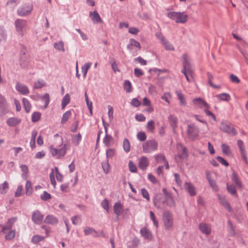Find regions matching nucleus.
I'll return each mask as SVG.
<instances>
[{"instance_id": "obj_1", "label": "nucleus", "mask_w": 248, "mask_h": 248, "mask_svg": "<svg viewBox=\"0 0 248 248\" xmlns=\"http://www.w3.org/2000/svg\"><path fill=\"white\" fill-rule=\"evenodd\" d=\"M69 148L70 145L69 144L62 143L59 148L55 147L54 145H51L49 147V149L52 156L57 159H61L65 156L67 150H68Z\"/></svg>"}, {"instance_id": "obj_2", "label": "nucleus", "mask_w": 248, "mask_h": 248, "mask_svg": "<svg viewBox=\"0 0 248 248\" xmlns=\"http://www.w3.org/2000/svg\"><path fill=\"white\" fill-rule=\"evenodd\" d=\"M163 226L166 231H172L174 226V218L172 213L165 211L163 213L162 217Z\"/></svg>"}, {"instance_id": "obj_3", "label": "nucleus", "mask_w": 248, "mask_h": 248, "mask_svg": "<svg viewBox=\"0 0 248 248\" xmlns=\"http://www.w3.org/2000/svg\"><path fill=\"white\" fill-rule=\"evenodd\" d=\"M183 60V68L182 72L185 75L188 82H190L193 78V71L190 67L189 60L187 56L184 54L182 56Z\"/></svg>"}, {"instance_id": "obj_4", "label": "nucleus", "mask_w": 248, "mask_h": 248, "mask_svg": "<svg viewBox=\"0 0 248 248\" xmlns=\"http://www.w3.org/2000/svg\"><path fill=\"white\" fill-rule=\"evenodd\" d=\"M192 102L194 105L201 108H204L205 114L210 116L214 121H217L215 115L209 110L210 108L209 105L202 98L200 97L195 98Z\"/></svg>"}, {"instance_id": "obj_5", "label": "nucleus", "mask_w": 248, "mask_h": 248, "mask_svg": "<svg viewBox=\"0 0 248 248\" xmlns=\"http://www.w3.org/2000/svg\"><path fill=\"white\" fill-rule=\"evenodd\" d=\"M168 17L174 20L176 23H184L188 18V16L185 12H171L168 14Z\"/></svg>"}, {"instance_id": "obj_6", "label": "nucleus", "mask_w": 248, "mask_h": 248, "mask_svg": "<svg viewBox=\"0 0 248 248\" xmlns=\"http://www.w3.org/2000/svg\"><path fill=\"white\" fill-rule=\"evenodd\" d=\"M220 129L228 134L235 136L237 134V130L230 122L228 121H222L219 126Z\"/></svg>"}, {"instance_id": "obj_7", "label": "nucleus", "mask_w": 248, "mask_h": 248, "mask_svg": "<svg viewBox=\"0 0 248 248\" xmlns=\"http://www.w3.org/2000/svg\"><path fill=\"white\" fill-rule=\"evenodd\" d=\"M143 151L145 153H150L157 150L158 143L154 140H147L142 145Z\"/></svg>"}, {"instance_id": "obj_8", "label": "nucleus", "mask_w": 248, "mask_h": 248, "mask_svg": "<svg viewBox=\"0 0 248 248\" xmlns=\"http://www.w3.org/2000/svg\"><path fill=\"white\" fill-rule=\"evenodd\" d=\"M186 132L188 139L192 140H196L199 135L198 128L193 124L187 125Z\"/></svg>"}, {"instance_id": "obj_9", "label": "nucleus", "mask_w": 248, "mask_h": 248, "mask_svg": "<svg viewBox=\"0 0 248 248\" xmlns=\"http://www.w3.org/2000/svg\"><path fill=\"white\" fill-rule=\"evenodd\" d=\"M54 174H56V178L58 181L62 182L63 180V176L59 172L58 167H55L54 169H51V172L49 174V177L51 184L53 185L54 187H55L56 185V182L54 178Z\"/></svg>"}, {"instance_id": "obj_10", "label": "nucleus", "mask_w": 248, "mask_h": 248, "mask_svg": "<svg viewBox=\"0 0 248 248\" xmlns=\"http://www.w3.org/2000/svg\"><path fill=\"white\" fill-rule=\"evenodd\" d=\"M8 111V104L4 96L0 94V116H4Z\"/></svg>"}, {"instance_id": "obj_11", "label": "nucleus", "mask_w": 248, "mask_h": 248, "mask_svg": "<svg viewBox=\"0 0 248 248\" xmlns=\"http://www.w3.org/2000/svg\"><path fill=\"white\" fill-rule=\"evenodd\" d=\"M156 36L164 45V46L166 50L171 51L174 50V47L173 45L168 41L161 33H157Z\"/></svg>"}, {"instance_id": "obj_12", "label": "nucleus", "mask_w": 248, "mask_h": 248, "mask_svg": "<svg viewBox=\"0 0 248 248\" xmlns=\"http://www.w3.org/2000/svg\"><path fill=\"white\" fill-rule=\"evenodd\" d=\"M178 149V155L176 156L175 159L178 160L179 158L180 159H184L187 157V153L186 149L185 147H184L181 144H178L177 146Z\"/></svg>"}, {"instance_id": "obj_13", "label": "nucleus", "mask_w": 248, "mask_h": 248, "mask_svg": "<svg viewBox=\"0 0 248 248\" xmlns=\"http://www.w3.org/2000/svg\"><path fill=\"white\" fill-rule=\"evenodd\" d=\"M32 5L31 4L23 5L18 10V15L24 16L29 15L32 10Z\"/></svg>"}, {"instance_id": "obj_14", "label": "nucleus", "mask_w": 248, "mask_h": 248, "mask_svg": "<svg viewBox=\"0 0 248 248\" xmlns=\"http://www.w3.org/2000/svg\"><path fill=\"white\" fill-rule=\"evenodd\" d=\"M149 165V161L147 157L142 156L139 159L138 167L140 170H147Z\"/></svg>"}, {"instance_id": "obj_15", "label": "nucleus", "mask_w": 248, "mask_h": 248, "mask_svg": "<svg viewBox=\"0 0 248 248\" xmlns=\"http://www.w3.org/2000/svg\"><path fill=\"white\" fill-rule=\"evenodd\" d=\"M30 57L28 54L26 53V50L25 48H22L20 53L21 65L23 67L27 65L29 62Z\"/></svg>"}, {"instance_id": "obj_16", "label": "nucleus", "mask_w": 248, "mask_h": 248, "mask_svg": "<svg viewBox=\"0 0 248 248\" xmlns=\"http://www.w3.org/2000/svg\"><path fill=\"white\" fill-rule=\"evenodd\" d=\"M199 228L202 233L206 235H209L211 233V227L209 224L202 222L199 224Z\"/></svg>"}, {"instance_id": "obj_17", "label": "nucleus", "mask_w": 248, "mask_h": 248, "mask_svg": "<svg viewBox=\"0 0 248 248\" xmlns=\"http://www.w3.org/2000/svg\"><path fill=\"white\" fill-rule=\"evenodd\" d=\"M16 222V218L14 217H11L9 219L5 225H4L2 229V232L6 234L9 230H12V227Z\"/></svg>"}, {"instance_id": "obj_18", "label": "nucleus", "mask_w": 248, "mask_h": 248, "mask_svg": "<svg viewBox=\"0 0 248 248\" xmlns=\"http://www.w3.org/2000/svg\"><path fill=\"white\" fill-rule=\"evenodd\" d=\"M89 16L94 24L102 23L103 22L99 14L96 11L90 12Z\"/></svg>"}, {"instance_id": "obj_19", "label": "nucleus", "mask_w": 248, "mask_h": 248, "mask_svg": "<svg viewBox=\"0 0 248 248\" xmlns=\"http://www.w3.org/2000/svg\"><path fill=\"white\" fill-rule=\"evenodd\" d=\"M185 189L191 196H194L196 195V190L194 186L191 183L186 182L184 185Z\"/></svg>"}, {"instance_id": "obj_20", "label": "nucleus", "mask_w": 248, "mask_h": 248, "mask_svg": "<svg viewBox=\"0 0 248 248\" xmlns=\"http://www.w3.org/2000/svg\"><path fill=\"white\" fill-rule=\"evenodd\" d=\"M26 22L23 20H16V31L22 34V33L26 29Z\"/></svg>"}, {"instance_id": "obj_21", "label": "nucleus", "mask_w": 248, "mask_h": 248, "mask_svg": "<svg viewBox=\"0 0 248 248\" xmlns=\"http://www.w3.org/2000/svg\"><path fill=\"white\" fill-rule=\"evenodd\" d=\"M164 204L166 203V205L170 207H174L175 205V201L171 193H167L165 198V200L163 202Z\"/></svg>"}, {"instance_id": "obj_22", "label": "nucleus", "mask_w": 248, "mask_h": 248, "mask_svg": "<svg viewBox=\"0 0 248 248\" xmlns=\"http://www.w3.org/2000/svg\"><path fill=\"white\" fill-rule=\"evenodd\" d=\"M43 219V216L38 211H34L32 216L33 221L36 224H40Z\"/></svg>"}, {"instance_id": "obj_23", "label": "nucleus", "mask_w": 248, "mask_h": 248, "mask_svg": "<svg viewBox=\"0 0 248 248\" xmlns=\"http://www.w3.org/2000/svg\"><path fill=\"white\" fill-rule=\"evenodd\" d=\"M140 234L145 239L148 240H151L153 237L152 232L146 227L141 229L140 231Z\"/></svg>"}, {"instance_id": "obj_24", "label": "nucleus", "mask_w": 248, "mask_h": 248, "mask_svg": "<svg viewBox=\"0 0 248 248\" xmlns=\"http://www.w3.org/2000/svg\"><path fill=\"white\" fill-rule=\"evenodd\" d=\"M154 157L157 163H163L166 169H168L169 168L168 162L166 160L164 155L162 154H158L155 155Z\"/></svg>"}, {"instance_id": "obj_25", "label": "nucleus", "mask_w": 248, "mask_h": 248, "mask_svg": "<svg viewBox=\"0 0 248 248\" xmlns=\"http://www.w3.org/2000/svg\"><path fill=\"white\" fill-rule=\"evenodd\" d=\"M16 90L23 95H27L29 93L28 88L21 84H17L16 85Z\"/></svg>"}, {"instance_id": "obj_26", "label": "nucleus", "mask_w": 248, "mask_h": 248, "mask_svg": "<svg viewBox=\"0 0 248 248\" xmlns=\"http://www.w3.org/2000/svg\"><path fill=\"white\" fill-rule=\"evenodd\" d=\"M44 222L46 223L56 225L58 222V219L56 217L52 215H48L45 218Z\"/></svg>"}, {"instance_id": "obj_27", "label": "nucleus", "mask_w": 248, "mask_h": 248, "mask_svg": "<svg viewBox=\"0 0 248 248\" xmlns=\"http://www.w3.org/2000/svg\"><path fill=\"white\" fill-rule=\"evenodd\" d=\"M175 93L180 101V106H185L186 105V101L185 95L180 91H176Z\"/></svg>"}, {"instance_id": "obj_28", "label": "nucleus", "mask_w": 248, "mask_h": 248, "mask_svg": "<svg viewBox=\"0 0 248 248\" xmlns=\"http://www.w3.org/2000/svg\"><path fill=\"white\" fill-rule=\"evenodd\" d=\"M114 213L119 216L122 213L123 210V205L120 202H116L113 207Z\"/></svg>"}, {"instance_id": "obj_29", "label": "nucleus", "mask_w": 248, "mask_h": 248, "mask_svg": "<svg viewBox=\"0 0 248 248\" xmlns=\"http://www.w3.org/2000/svg\"><path fill=\"white\" fill-rule=\"evenodd\" d=\"M215 97L219 101H228L231 99L230 95L227 93L217 94Z\"/></svg>"}, {"instance_id": "obj_30", "label": "nucleus", "mask_w": 248, "mask_h": 248, "mask_svg": "<svg viewBox=\"0 0 248 248\" xmlns=\"http://www.w3.org/2000/svg\"><path fill=\"white\" fill-rule=\"evenodd\" d=\"M146 129L148 132L153 133L155 129V123L153 120H150L147 123Z\"/></svg>"}, {"instance_id": "obj_31", "label": "nucleus", "mask_w": 248, "mask_h": 248, "mask_svg": "<svg viewBox=\"0 0 248 248\" xmlns=\"http://www.w3.org/2000/svg\"><path fill=\"white\" fill-rule=\"evenodd\" d=\"M22 104L26 112L28 113L30 111L31 108V105L29 101L26 98H23Z\"/></svg>"}, {"instance_id": "obj_32", "label": "nucleus", "mask_w": 248, "mask_h": 248, "mask_svg": "<svg viewBox=\"0 0 248 248\" xmlns=\"http://www.w3.org/2000/svg\"><path fill=\"white\" fill-rule=\"evenodd\" d=\"M20 169L22 171V176L24 179H26L28 177L29 170L28 167L25 165L20 166Z\"/></svg>"}, {"instance_id": "obj_33", "label": "nucleus", "mask_w": 248, "mask_h": 248, "mask_svg": "<svg viewBox=\"0 0 248 248\" xmlns=\"http://www.w3.org/2000/svg\"><path fill=\"white\" fill-rule=\"evenodd\" d=\"M169 122L170 126L174 129L177 127V119L176 117L170 115L169 117Z\"/></svg>"}, {"instance_id": "obj_34", "label": "nucleus", "mask_w": 248, "mask_h": 248, "mask_svg": "<svg viewBox=\"0 0 248 248\" xmlns=\"http://www.w3.org/2000/svg\"><path fill=\"white\" fill-rule=\"evenodd\" d=\"M41 100L44 103V108H46L50 102V97L49 94L47 93L45 94L41 97Z\"/></svg>"}, {"instance_id": "obj_35", "label": "nucleus", "mask_w": 248, "mask_h": 248, "mask_svg": "<svg viewBox=\"0 0 248 248\" xmlns=\"http://www.w3.org/2000/svg\"><path fill=\"white\" fill-rule=\"evenodd\" d=\"M218 199L222 205L224 206L225 208H226L229 211H231V206L229 203L226 200V199L224 197H221L220 196H218Z\"/></svg>"}, {"instance_id": "obj_36", "label": "nucleus", "mask_w": 248, "mask_h": 248, "mask_svg": "<svg viewBox=\"0 0 248 248\" xmlns=\"http://www.w3.org/2000/svg\"><path fill=\"white\" fill-rule=\"evenodd\" d=\"M91 65L92 63L91 62H87L81 67V71L83 73V76L84 78H86L87 72L91 66Z\"/></svg>"}, {"instance_id": "obj_37", "label": "nucleus", "mask_w": 248, "mask_h": 248, "mask_svg": "<svg viewBox=\"0 0 248 248\" xmlns=\"http://www.w3.org/2000/svg\"><path fill=\"white\" fill-rule=\"evenodd\" d=\"M7 38V34L5 30L3 27H0V42H5Z\"/></svg>"}, {"instance_id": "obj_38", "label": "nucleus", "mask_w": 248, "mask_h": 248, "mask_svg": "<svg viewBox=\"0 0 248 248\" xmlns=\"http://www.w3.org/2000/svg\"><path fill=\"white\" fill-rule=\"evenodd\" d=\"M9 188V185L7 182L5 181L3 184L0 185V193L5 194Z\"/></svg>"}, {"instance_id": "obj_39", "label": "nucleus", "mask_w": 248, "mask_h": 248, "mask_svg": "<svg viewBox=\"0 0 248 248\" xmlns=\"http://www.w3.org/2000/svg\"><path fill=\"white\" fill-rule=\"evenodd\" d=\"M207 178L213 189L217 191L218 190V188L216 183L211 179L210 174L208 173H207Z\"/></svg>"}, {"instance_id": "obj_40", "label": "nucleus", "mask_w": 248, "mask_h": 248, "mask_svg": "<svg viewBox=\"0 0 248 248\" xmlns=\"http://www.w3.org/2000/svg\"><path fill=\"white\" fill-rule=\"evenodd\" d=\"M222 151L223 154L229 155L231 154L230 147L225 143H222L221 145Z\"/></svg>"}, {"instance_id": "obj_41", "label": "nucleus", "mask_w": 248, "mask_h": 248, "mask_svg": "<svg viewBox=\"0 0 248 248\" xmlns=\"http://www.w3.org/2000/svg\"><path fill=\"white\" fill-rule=\"evenodd\" d=\"M54 47L59 51L63 52L65 50L64 48V43L62 41L55 43L54 44Z\"/></svg>"}, {"instance_id": "obj_42", "label": "nucleus", "mask_w": 248, "mask_h": 248, "mask_svg": "<svg viewBox=\"0 0 248 248\" xmlns=\"http://www.w3.org/2000/svg\"><path fill=\"white\" fill-rule=\"evenodd\" d=\"M70 97L68 93L66 94L62 100V108L63 109L70 102Z\"/></svg>"}, {"instance_id": "obj_43", "label": "nucleus", "mask_w": 248, "mask_h": 248, "mask_svg": "<svg viewBox=\"0 0 248 248\" xmlns=\"http://www.w3.org/2000/svg\"><path fill=\"white\" fill-rule=\"evenodd\" d=\"M154 204L158 209L163 208L164 207L163 202L161 203L160 201V198L159 197H155L154 199Z\"/></svg>"}, {"instance_id": "obj_44", "label": "nucleus", "mask_w": 248, "mask_h": 248, "mask_svg": "<svg viewBox=\"0 0 248 248\" xmlns=\"http://www.w3.org/2000/svg\"><path fill=\"white\" fill-rule=\"evenodd\" d=\"M124 90L127 93H130L132 91V87L130 82L128 80H125L124 82Z\"/></svg>"}, {"instance_id": "obj_45", "label": "nucleus", "mask_w": 248, "mask_h": 248, "mask_svg": "<svg viewBox=\"0 0 248 248\" xmlns=\"http://www.w3.org/2000/svg\"><path fill=\"white\" fill-rule=\"evenodd\" d=\"M123 149L124 151L127 153L130 150V142L127 139H124L123 141Z\"/></svg>"}, {"instance_id": "obj_46", "label": "nucleus", "mask_w": 248, "mask_h": 248, "mask_svg": "<svg viewBox=\"0 0 248 248\" xmlns=\"http://www.w3.org/2000/svg\"><path fill=\"white\" fill-rule=\"evenodd\" d=\"M71 115V112L70 111L68 110L66 111L62 115L61 123L62 124H65L67 122L69 118Z\"/></svg>"}, {"instance_id": "obj_47", "label": "nucleus", "mask_w": 248, "mask_h": 248, "mask_svg": "<svg viewBox=\"0 0 248 248\" xmlns=\"http://www.w3.org/2000/svg\"><path fill=\"white\" fill-rule=\"evenodd\" d=\"M102 168L103 169L104 172L106 174H108L109 173L110 170V165L108 163V160H107L105 162H104L102 164Z\"/></svg>"}, {"instance_id": "obj_48", "label": "nucleus", "mask_w": 248, "mask_h": 248, "mask_svg": "<svg viewBox=\"0 0 248 248\" xmlns=\"http://www.w3.org/2000/svg\"><path fill=\"white\" fill-rule=\"evenodd\" d=\"M161 98L165 100L168 104H170V99L171 98V95L170 93L166 92L163 94Z\"/></svg>"}, {"instance_id": "obj_49", "label": "nucleus", "mask_w": 248, "mask_h": 248, "mask_svg": "<svg viewBox=\"0 0 248 248\" xmlns=\"http://www.w3.org/2000/svg\"><path fill=\"white\" fill-rule=\"evenodd\" d=\"M84 234L87 235L91 234H94V236H96V232L92 228L85 227L84 229Z\"/></svg>"}, {"instance_id": "obj_50", "label": "nucleus", "mask_w": 248, "mask_h": 248, "mask_svg": "<svg viewBox=\"0 0 248 248\" xmlns=\"http://www.w3.org/2000/svg\"><path fill=\"white\" fill-rule=\"evenodd\" d=\"M15 236V230H9L8 232L6 233L5 236V239L7 240H10L14 238Z\"/></svg>"}, {"instance_id": "obj_51", "label": "nucleus", "mask_w": 248, "mask_h": 248, "mask_svg": "<svg viewBox=\"0 0 248 248\" xmlns=\"http://www.w3.org/2000/svg\"><path fill=\"white\" fill-rule=\"evenodd\" d=\"M149 213L150 218L153 222L154 225L156 227V228H158L159 226V223L158 220L156 218L155 215L154 214L153 211H150Z\"/></svg>"}, {"instance_id": "obj_52", "label": "nucleus", "mask_w": 248, "mask_h": 248, "mask_svg": "<svg viewBox=\"0 0 248 248\" xmlns=\"http://www.w3.org/2000/svg\"><path fill=\"white\" fill-rule=\"evenodd\" d=\"M232 179L233 182L235 184L236 186H237L239 187H241V183L240 181V180H239V179L238 178L237 175L235 173H233L232 174Z\"/></svg>"}, {"instance_id": "obj_53", "label": "nucleus", "mask_w": 248, "mask_h": 248, "mask_svg": "<svg viewBox=\"0 0 248 248\" xmlns=\"http://www.w3.org/2000/svg\"><path fill=\"white\" fill-rule=\"evenodd\" d=\"M45 85V82L43 80H38L34 83V87L35 89L41 88Z\"/></svg>"}, {"instance_id": "obj_54", "label": "nucleus", "mask_w": 248, "mask_h": 248, "mask_svg": "<svg viewBox=\"0 0 248 248\" xmlns=\"http://www.w3.org/2000/svg\"><path fill=\"white\" fill-rule=\"evenodd\" d=\"M32 192L31 183L30 181H27L26 185V193L27 195H30Z\"/></svg>"}, {"instance_id": "obj_55", "label": "nucleus", "mask_w": 248, "mask_h": 248, "mask_svg": "<svg viewBox=\"0 0 248 248\" xmlns=\"http://www.w3.org/2000/svg\"><path fill=\"white\" fill-rule=\"evenodd\" d=\"M116 150L114 149H108L106 151V156L107 158H111L114 156Z\"/></svg>"}, {"instance_id": "obj_56", "label": "nucleus", "mask_w": 248, "mask_h": 248, "mask_svg": "<svg viewBox=\"0 0 248 248\" xmlns=\"http://www.w3.org/2000/svg\"><path fill=\"white\" fill-rule=\"evenodd\" d=\"M128 167L130 172L135 173L137 171V167L133 161H129Z\"/></svg>"}, {"instance_id": "obj_57", "label": "nucleus", "mask_w": 248, "mask_h": 248, "mask_svg": "<svg viewBox=\"0 0 248 248\" xmlns=\"http://www.w3.org/2000/svg\"><path fill=\"white\" fill-rule=\"evenodd\" d=\"M81 140V135L78 134V135L74 136L72 139L73 143L76 146L78 145Z\"/></svg>"}, {"instance_id": "obj_58", "label": "nucleus", "mask_w": 248, "mask_h": 248, "mask_svg": "<svg viewBox=\"0 0 248 248\" xmlns=\"http://www.w3.org/2000/svg\"><path fill=\"white\" fill-rule=\"evenodd\" d=\"M41 114L38 112H33L31 115V120L33 122L38 121L41 117Z\"/></svg>"}, {"instance_id": "obj_59", "label": "nucleus", "mask_w": 248, "mask_h": 248, "mask_svg": "<svg viewBox=\"0 0 248 248\" xmlns=\"http://www.w3.org/2000/svg\"><path fill=\"white\" fill-rule=\"evenodd\" d=\"M112 138L111 136L106 134L105 137L103 139V142L105 145L108 146L112 141Z\"/></svg>"}, {"instance_id": "obj_60", "label": "nucleus", "mask_w": 248, "mask_h": 248, "mask_svg": "<svg viewBox=\"0 0 248 248\" xmlns=\"http://www.w3.org/2000/svg\"><path fill=\"white\" fill-rule=\"evenodd\" d=\"M141 195L143 196V197L144 198L146 199L148 202H149L150 200V199L149 193L147 191V190L145 188H143L141 189Z\"/></svg>"}, {"instance_id": "obj_61", "label": "nucleus", "mask_w": 248, "mask_h": 248, "mask_svg": "<svg viewBox=\"0 0 248 248\" xmlns=\"http://www.w3.org/2000/svg\"><path fill=\"white\" fill-rule=\"evenodd\" d=\"M137 138L141 141H144L146 139V135L143 132H139L137 134Z\"/></svg>"}, {"instance_id": "obj_62", "label": "nucleus", "mask_w": 248, "mask_h": 248, "mask_svg": "<svg viewBox=\"0 0 248 248\" xmlns=\"http://www.w3.org/2000/svg\"><path fill=\"white\" fill-rule=\"evenodd\" d=\"M129 46H133L139 48V49L140 48V45L139 42L137 41L134 39H130V45Z\"/></svg>"}, {"instance_id": "obj_63", "label": "nucleus", "mask_w": 248, "mask_h": 248, "mask_svg": "<svg viewBox=\"0 0 248 248\" xmlns=\"http://www.w3.org/2000/svg\"><path fill=\"white\" fill-rule=\"evenodd\" d=\"M51 195L47 193L46 191H44L43 194L41 195V198L42 200L46 201L51 199Z\"/></svg>"}, {"instance_id": "obj_64", "label": "nucleus", "mask_w": 248, "mask_h": 248, "mask_svg": "<svg viewBox=\"0 0 248 248\" xmlns=\"http://www.w3.org/2000/svg\"><path fill=\"white\" fill-rule=\"evenodd\" d=\"M71 220L74 225H77L81 222L80 217L79 216H76L71 218Z\"/></svg>"}]
</instances>
